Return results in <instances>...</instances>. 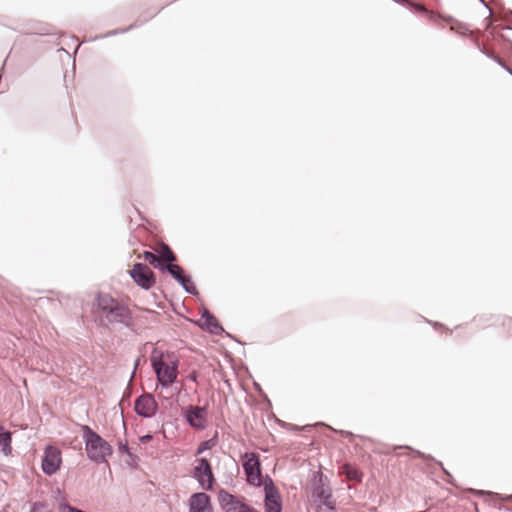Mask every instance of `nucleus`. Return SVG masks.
Wrapping results in <instances>:
<instances>
[{
  "mask_svg": "<svg viewBox=\"0 0 512 512\" xmlns=\"http://www.w3.org/2000/svg\"><path fill=\"white\" fill-rule=\"evenodd\" d=\"M158 252V261L159 260H163V261H166V262H169L172 263L173 261L176 260V257L174 255V253L172 252V250L165 244H162L159 248V250H157Z\"/></svg>",
  "mask_w": 512,
  "mask_h": 512,
  "instance_id": "obj_15",
  "label": "nucleus"
},
{
  "mask_svg": "<svg viewBox=\"0 0 512 512\" xmlns=\"http://www.w3.org/2000/svg\"><path fill=\"white\" fill-rule=\"evenodd\" d=\"M151 439H152V436L149 434L140 437L141 443H144V444L148 443Z\"/></svg>",
  "mask_w": 512,
  "mask_h": 512,
  "instance_id": "obj_21",
  "label": "nucleus"
},
{
  "mask_svg": "<svg viewBox=\"0 0 512 512\" xmlns=\"http://www.w3.org/2000/svg\"><path fill=\"white\" fill-rule=\"evenodd\" d=\"M430 18H431V20H432V21L436 22V20H437L439 17H437V16H435V15L431 14V15H430Z\"/></svg>",
  "mask_w": 512,
  "mask_h": 512,
  "instance_id": "obj_23",
  "label": "nucleus"
},
{
  "mask_svg": "<svg viewBox=\"0 0 512 512\" xmlns=\"http://www.w3.org/2000/svg\"><path fill=\"white\" fill-rule=\"evenodd\" d=\"M488 56L493 58L497 63H499L502 67H504L512 75V70L505 64V62L499 56H497L493 53L488 54Z\"/></svg>",
  "mask_w": 512,
  "mask_h": 512,
  "instance_id": "obj_19",
  "label": "nucleus"
},
{
  "mask_svg": "<svg viewBox=\"0 0 512 512\" xmlns=\"http://www.w3.org/2000/svg\"><path fill=\"white\" fill-rule=\"evenodd\" d=\"M142 257L149 264L153 265L154 267H157L158 257L155 254H153L152 252L146 251L143 253Z\"/></svg>",
  "mask_w": 512,
  "mask_h": 512,
  "instance_id": "obj_18",
  "label": "nucleus"
},
{
  "mask_svg": "<svg viewBox=\"0 0 512 512\" xmlns=\"http://www.w3.org/2000/svg\"><path fill=\"white\" fill-rule=\"evenodd\" d=\"M135 411L143 417H152L158 408L157 402L150 394H144L135 401Z\"/></svg>",
  "mask_w": 512,
  "mask_h": 512,
  "instance_id": "obj_9",
  "label": "nucleus"
},
{
  "mask_svg": "<svg viewBox=\"0 0 512 512\" xmlns=\"http://www.w3.org/2000/svg\"><path fill=\"white\" fill-rule=\"evenodd\" d=\"M150 362L158 385L167 388L177 380L179 359L175 353L155 348L150 355Z\"/></svg>",
  "mask_w": 512,
  "mask_h": 512,
  "instance_id": "obj_1",
  "label": "nucleus"
},
{
  "mask_svg": "<svg viewBox=\"0 0 512 512\" xmlns=\"http://www.w3.org/2000/svg\"><path fill=\"white\" fill-rule=\"evenodd\" d=\"M61 464V450L54 445H48L44 450L42 459L43 472L47 475H53L60 469Z\"/></svg>",
  "mask_w": 512,
  "mask_h": 512,
  "instance_id": "obj_6",
  "label": "nucleus"
},
{
  "mask_svg": "<svg viewBox=\"0 0 512 512\" xmlns=\"http://www.w3.org/2000/svg\"><path fill=\"white\" fill-rule=\"evenodd\" d=\"M85 450L89 459L95 462H103L112 454L111 445L89 426L82 427Z\"/></svg>",
  "mask_w": 512,
  "mask_h": 512,
  "instance_id": "obj_2",
  "label": "nucleus"
},
{
  "mask_svg": "<svg viewBox=\"0 0 512 512\" xmlns=\"http://www.w3.org/2000/svg\"><path fill=\"white\" fill-rule=\"evenodd\" d=\"M216 445V441L214 439H209L207 441L202 442L195 453L196 456L203 454L205 451L212 449Z\"/></svg>",
  "mask_w": 512,
  "mask_h": 512,
  "instance_id": "obj_17",
  "label": "nucleus"
},
{
  "mask_svg": "<svg viewBox=\"0 0 512 512\" xmlns=\"http://www.w3.org/2000/svg\"><path fill=\"white\" fill-rule=\"evenodd\" d=\"M167 270L173 277H175L181 283L184 284L185 281L187 280L186 277L184 276L183 270L181 269L180 266L170 263L167 265Z\"/></svg>",
  "mask_w": 512,
  "mask_h": 512,
  "instance_id": "obj_16",
  "label": "nucleus"
},
{
  "mask_svg": "<svg viewBox=\"0 0 512 512\" xmlns=\"http://www.w3.org/2000/svg\"><path fill=\"white\" fill-rule=\"evenodd\" d=\"M417 11L426 12V8L423 5L417 4L415 5Z\"/></svg>",
  "mask_w": 512,
  "mask_h": 512,
  "instance_id": "obj_22",
  "label": "nucleus"
},
{
  "mask_svg": "<svg viewBox=\"0 0 512 512\" xmlns=\"http://www.w3.org/2000/svg\"><path fill=\"white\" fill-rule=\"evenodd\" d=\"M395 1L398 2V3H401V4H404V3L407 2V0H395Z\"/></svg>",
  "mask_w": 512,
  "mask_h": 512,
  "instance_id": "obj_25",
  "label": "nucleus"
},
{
  "mask_svg": "<svg viewBox=\"0 0 512 512\" xmlns=\"http://www.w3.org/2000/svg\"><path fill=\"white\" fill-rule=\"evenodd\" d=\"M340 473L344 474L346 478L350 481L361 482L363 478V473L356 466L351 464H345L341 467Z\"/></svg>",
  "mask_w": 512,
  "mask_h": 512,
  "instance_id": "obj_13",
  "label": "nucleus"
},
{
  "mask_svg": "<svg viewBox=\"0 0 512 512\" xmlns=\"http://www.w3.org/2000/svg\"><path fill=\"white\" fill-rule=\"evenodd\" d=\"M31 512H48L45 505L42 503H35Z\"/></svg>",
  "mask_w": 512,
  "mask_h": 512,
  "instance_id": "obj_20",
  "label": "nucleus"
},
{
  "mask_svg": "<svg viewBox=\"0 0 512 512\" xmlns=\"http://www.w3.org/2000/svg\"><path fill=\"white\" fill-rule=\"evenodd\" d=\"M97 312L110 323L125 322L129 318V309L107 294L98 295Z\"/></svg>",
  "mask_w": 512,
  "mask_h": 512,
  "instance_id": "obj_3",
  "label": "nucleus"
},
{
  "mask_svg": "<svg viewBox=\"0 0 512 512\" xmlns=\"http://www.w3.org/2000/svg\"><path fill=\"white\" fill-rule=\"evenodd\" d=\"M189 512H212L210 497L204 492L194 493L189 499Z\"/></svg>",
  "mask_w": 512,
  "mask_h": 512,
  "instance_id": "obj_12",
  "label": "nucleus"
},
{
  "mask_svg": "<svg viewBox=\"0 0 512 512\" xmlns=\"http://www.w3.org/2000/svg\"><path fill=\"white\" fill-rule=\"evenodd\" d=\"M187 422L196 429H203L207 422V411L203 407L189 406L185 413Z\"/></svg>",
  "mask_w": 512,
  "mask_h": 512,
  "instance_id": "obj_10",
  "label": "nucleus"
},
{
  "mask_svg": "<svg viewBox=\"0 0 512 512\" xmlns=\"http://www.w3.org/2000/svg\"><path fill=\"white\" fill-rule=\"evenodd\" d=\"M0 450L5 456L12 452L11 433L5 430L2 425H0Z\"/></svg>",
  "mask_w": 512,
  "mask_h": 512,
  "instance_id": "obj_14",
  "label": "nucleus"
},
{
  "mask_svg": "<svg viewBox=\"0 0 512 512\" xmlns=\"http://www.w3.org/2000/svg\"><path fill=\"white\" fill-rule=\"evenodd\" d=\"M266 512H282V500L278 489L271 479L264 480Z\"/></svg>",
  "mask_w": 512,
  "mask_h": 512,
  "instance_id": "obj_7",
  "label": "nucleus"
},
{
  "mask_svg": "<svg viewBox=\"0 0 512 512\" xmlns=\"http://www.w3.org/2000/svg\"><path fill=\"white\" fill-rule=\"evenodd\" d=\"M220 501L225 512H256L253 508L228 493H221Z\"/></svg>",
  "mask_w": 512,
  "mask_h": 512,
  "instance_id": "obj_11",
  "label": "nucleus"
},
{
  "mask_svg": "<svg viewBox=\"0 0 512 512\" xmlns=\"http://www.w3.org/2000/svg\"><path fill=\"white\" fill-rule=\"evenodd\" d=\"M190 378H191L193 381H196L197 376H196V374H195V373H193V374L190 376Z\"/></svg>",
  "mask_w": 512,
  "mask_h": 512,
  "instance_id": "obj_24",
  "label": "nucleus"
},
{
  "mask_svg": "<svg viewBox=\"0 0 512 512\" xmlns=\"http://www.w3.org/2000/svg\"><path fill=\"white\" fill-rule=\"evenodd\" d=\"M193 477L204 490H212L215 477L211 464L206 457L196 458L194 461Z\"/></svg>",
  "mask_w": 512,
  "mask_h": 512,
  "instance_id": "obj_4",
  "label": "nucleus"
},
{
  "mask_svg": "<svg viewBox=\"0 0 512 512\" xmlns=\"http://www.w3.org/2000/svg\"><path fill=\"white\" fill-rule=\"evenodd\" d=\"M130 274L133 280L144 289H149L155 284L154 273L145 264H135L131 269Z\"/></svg>",
  "mask_w": 512,
  "mask_h": 512,
  "instance_id": "obj_8",
  "label": "nucleus"
},
{
  "mask_svg": "<svg viewBox=\"0 0 512 512\" xmlns=\"http://www.w3.org/2000/svg\"><path fill=\"white\" fill-rule=\"evenodd\" d=\"M242 465L246 474L247 482L254 486H264L261 474L259 457L255 453H245L242 457Z\"/></svg>",
  "mask_w": 512,
  "mask_h": 512,
  "instance_id": "obj_5",
  "label": "nucleus"
}]
</instances>
